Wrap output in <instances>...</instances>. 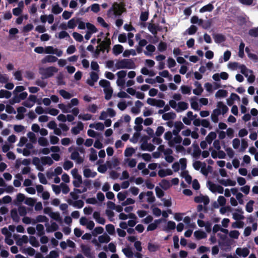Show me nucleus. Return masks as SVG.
<instances>
[{"label": "nucleus", "instance_id": "0eeeda50", "mask_svg": "<svg viewBox=\"0 0 258 258\" xmlns=\"http://www.w3.org/2000/svg\"><path fill=\"white\" fill-rule=\"evenodd\" d=\"M239 69L240 70V72L247 78L249 83L251 84L254 81L255 76L252 70L248 69L244 65L239 66Z\"/></svg>", "mask_w": 258, "mask_h": 258}, {"label": "nucleus", "instance_id": "37998d69", "mask_svg": "<svg viewBox=\"0 0 258 258\" xmlns=\"http://www.w3.org/2000/svg\"><path fill=\"white\" fill-rule=\"evenodd\" d=\"M149 31L154 35L156 36L158 30V26L155 24L150 23L148 25Z\"/></svg>", "mask_w": 258, "mask_h": 258}, {"label": "nucleus", "instance_id": "39448f33", "mask_svg": "<svg viewBox=\"0 0 258 258\" xmlns=\"http://www.w3.org/2000/svg\"><path fill=\"white\" fill-rule=\"evenodd\" d=\"M99 84L103 88V91L105 94V99L107 100L110 99L113 93V89L110 86V83L106 80L102 79L99 81Z\"/></svg>", "mask_w": 258, "mask_h": 258}, {"label": "nucleus", "instance_id": "3c124183", "mask_svg": "<svg viewBox=\"0 0 258 258\" xmlns=\"http://www.w3.org/2000/svg\"><path fill=\"white\" fill-rule=\"evenodd\" d=\"M216 137L217 135L216 133L211 132L207 136L206 138V141L209 144H211L212 141L216 138Z\"/></svg>", "mask_w": 258, "mask_h": 258}, {"label": "nucleus", "instance_id": "603ef678", "mask_svg": "<svg viewBox=\"0 0 258 258\" xmlns=\"http://www.w3.org/2000/svg\"><path fill=\"white\" fill-rule=\"evenodd\" d=\"M78 19L75 18H72L69 20L68 22V27L69 29L75 28L78 24Z\"/></svg>", "mask_w": 258, "mask_h": 258}, {"label": "nucleus", "instance_id": "a19ab883", "mask_svg": "<svg viewBox=\"0 0 258 258\" xmlns=\"http://www.w3.org/2000/svg\"><path fill=\"white\" fill-rule=\"evenodd\" d=\"M44 165H48L49 166L52 165L53 161L52 158L49 156L42 157L39 159Z\"/></svg>", "mask_w": 258, "mask_h": 258}, {"label": "nucleus", "instance_id": "052dcab7", "mask_svg": "<svg viewBox=\"0 0 258 258\" xmlns=\"http://www.w3.org/2000/svg\"><path fill=\"white\" fill-rule=\"evenodd\" d=\"M227 95V91L225 90H219L215 94V97L218 98L225 97Z\"/></svg>", "mask_w": 258, "mask_h": 258}, {"label": "nucleus", "instance_id": "8fccbe9b", "mask_svg": "<svg viewBox=\"0 0 258 258\" xmlns=\"http://www.w3.org/2000/svg\"><path fill=\"white\" fill-rule=\"evenodd\" d=\"M27 93L23 92L21 93L18 96H16L14 98V101L16 103L19 102L21 100L25 99L27 96Z\"/></svg>", "mask_w": 258, "mask_h": 258}, {"label": "nucleus", "instance_id": "412c9836", "mask_svg": "<svg viewBox=\"0 0 258 258\" xmlns=\"http://www.w3.org/2000/svg\"><path fill=\"white\" fill-rule=\"evenodd\" d=\"M155 146L151 143H148L146 141H144L141 145V148L143 150L152 151L155 149Z\"/></svg>", "mask_w": 258, "mask_h": 258}, {"label": "nucleus", "instance_id": "473e14b6", "mask_svg": "<svg viewBox=\"0 0 258 258\" xmlns=\"http://www.w3.org/2000/svg\"><path fill=\"white\" fill-rule=\"evenodd\" d=\"M58 60V58L55 56L49 55H46L41 60L42 63H45L47 62H54Z\"/></svg>", "mask_w": 258, "mask_h": 258}, {"label": "nucleus", "instance_id": "f03ea898", "mask_svg": "<svg viewBox=\"0 0 258 258\" xmlns=\"http://www.w3.org/2000/svg\"><path fill=\"white\" fill-rule=\"evenodd\" d=\"M114 66L115 69H113V71H115L116 70L123 69H133L136 67V65L134 61L131 59L116 60Z\"/></svg>", "mask_w": 258, "mask_h": 258}, {"label": "nucleus", "instance_id": "6e6552de", "mask_svg": "<svg viewBox=\"0 0 258 258\" xmlns=\"http://www.w3.org/2000/svg\"><path fill=\"white\" fill-rule=\"evenodd\" d=\"M116 75L117 77V85L120 87L124 88L125 84V77L127 75L126 71L121 70L118 71Z\"/></svg>", "mask_w": 258, "mask_h": 258}, {"label": "nucleus", "instance_id": "cd10ccee", "mask_svg": "<svg viewBox=\"0 0 258 258\" xmlns=\"http://www.w3.org/2000/svg\"><path fill=\"white\" fill-rule=\"evenodd\" d=\"M155 50L156 47L155 46L152 44H149L146 46V50L144 51V53L146 56H151L153 54Z\"/></svg>", "mask_w": 258, "mask_h": 258}, {"label": "nucleus", "instance_id": "58836bf2", "mask_svg": "<svg viewBox=\"0 0 258 258\" xmlns=\"http://www.w3.org/2000/svg\"><path fill=\"white\" fill-rule=\"evenodd\" d=\"M33 163L36 166V168L38 170L40 171H43L44 170V166L45 165L42 164V162L40 161L39 159H34L33 160Z\"/></svg>", "mask_w": 258, "mask_h": 258}, {"label": "nucleus", "instance_id": "6e6d98bb", "mask_svg": "<svg viewBox=\"0 0 258 258\" xmlns=\"http://www.w3.org/2000/svg\"><path fill=\"white\" fill-rule=\"evenodd\" d=\"M159 224V221L158 220L154 221L153 223H150L147 227V231H153L156 229Z\"/></svg>", "mask_w": 258, "mask_h": 258}, {"label": "nucleus", "instance_id": "13d9d810", "mask_svg": "<svg viewBox=\"0 0 258 258\" xmlns=\"http://www.w3.org/2000/svg\"><path fill=\"white\" fill-rule=\"evenodd\" d=\"M146 196L147 197V201L148 203H152L155 200V198L154 196L153 192L151 191H148L146 194Z\"/></svg>", "mask_w": 258, "mask_h": 258}, {"label": "nucleus", "instance_id": "c756f323", "mask_svg": "<svg viewBox=\"0 0 258 258\" xmlns=\"http://www.w3.org/2000/svg\"><path fill=\"white\" fill-rule=\"evenodd\" d=\"M83 175L86 178H93L97 175V172L89 168H85L83 170Z\"/></svg>", "mask_w": 258, "mask_h": 258}, {"label": "nucleus", "instance_id": "69168bd1", "mask_svg": "<svg viewBox=\"0 0 258 258\" xmlns=\"http://www.w3.org/2000/svg\"><path fill=\"white\" fill-rule=\"evenodd\" d=\"M11 96V93L6 90H0V98H9Z\"/></svg>", "mask_w": 258, "mask_h": 258}, {"label": "nucleus", "instance_id": "680f3d73", "mask_svg": "<svg viewBox=\"0 0 258 258\" xmlns=\"http://www.w3.org/2000/svg\"><path fill=\"white\" fill-rule=\"evenodd\" d=\"M159 249V246L158 244L149 243L148 244V249L150 252H155Z\"/></svg>", "mask_w": 258, "mask_h": 258}, {"label": "nucleus", "instance_id": "f704fd0d", "mask_svg": "<svg viewBox=\"0 0 258 258\" xmlns=\"http://www.w3.org/2000/svg\"><path fill=\"white\" fill-rule=\"evenodd\" d=\"M98 240L100 243H107L110 240V237L106 233H104L98 237Z\"/></svg>", "mask_w": 258, "mask_h": 258}, {"label": "nucleus", "instance_id": "ddd939ff", "mask_svg": "<svg viewBox=\"0 0 258 258\" xmlns=\"http://www.w3.org/2000/svg\"><path fill=\"white\" fill-rule=\"evenodd\" d=\"M229 75L225 72H222L220 73H216L212 76V79L216 81L219 82L221 79L226 80L228 79Z\"/></svg>", "mask_w": 258, "mask_h": 258}, {"label": "nucleus", "instance_id": "f3484780", "mask_svg": "<svg viewBox=\"0 0 258 258\" xmlns=\"http://www.w3.org/2000/svg\"><path fill=\"white\" fill-rule=\"evenodd\" d=\"M143 103L138 100L136 101L135 106L131 108V112L132 113L137 115L141 112V108L143 107Z\"/></svg>", "mask_w": 258, "mask_h": 258}, {"label": "nucleus", "instance_id": "6ab92c4d", "mask_svg": "<svg viewBox=\"0 0 258 258\" xmlns=\"http://www.w3.org/2000/svg\"><path fill=\"white\" fill-rule=\"evenodd\" d=\"M14 238L16 240V244L19 246H22L24 244H26L28 242V237L26 235H23L22 237L17 238V235H14Z\"/></svg>", "mask_w": 258, "mask_h": 258}, {"label": "nucleus", "instance_id": "864d4df0", "mask_svg": "<svg viewBox=\"0 0 258 258\" xmlns=\"http://www.w3.org/2000/svg\"><path fill=\"white\" fill-rule=\"evenodd\" d=\"M190 22L194 24H198L201 26L203 23V20L201 19H199L198 17L196 16H192L190 19Z\"/></svg>", "mask_w": 258, "mask_h": 258}, {"label": "nucleus", "instance_id": "9b49d317", "mask_svg": "<svg viewBox=\"0 0 258 258\" xmlns=\"http://www.w3.org/2000/svg\"><path fill=\"white\" fill-rule=\"evenodd\" d=\"M71 159L75 161L77 164H80L84 161V158L81 157L77 150H74L71 153Z\"/></svg>", "mask_w": 258, "mask_h": 258}, {"label": "nucleus", "instance_id": "ea45409f", "mask_svg": "<svg viewBox=\"0 0 258 258\" xmlns=\"http://www.w3.org/2000/svg\"><path fill=\"white\" fill-rule=\"evenodd\" d=\"M231 55V53L229 50H226L223 54V56H221L219 59V63H222L223 61H227Z\"/></svg>", "mask_w": 258, "mask_h": 258}, {"label": "nucleus", "instance_id": "2eb2a0df", "mask_svg": "<svg viewBox=\"0 0 258 258\" xmlns=\"http://www.w3.org/2000/svg\"><path fill=\"white\" fill-rule=\"evenodd\" d=\"M249 249L247 247H238L235 250L236 254L240 257H245L249 253Z\"/></svg>", "mask_w": 258, "mask_h": 258}, {"label": "nucleus", "instance_id": "dca6fc26", "mask_svg": "<svg viewBox=\"0 0 258 258\" xmlns=\"http://www.w3.org/2000/svg\"><path fill=\"white\" fill-rule=\"evenodd\" d=\"M84 129V124L81 121L77 122L76 125L71 128V133L74 135H77L83 131Z\"/></svg>", "mask_w": 258, "mask_h": 258}, {"label": "nucleus", "instance_id": "0e129e2a", "mask_svg": "<svg viewBox=\"0 0 258 258\" xmlns=\"http://www.w3.org/2000/svg\"><path fill=\"white\" fill-rule=\"evenodd\" d=\"M195 236L198 239H203L206 237V234L201 231H196L194 232Z\"/></svg>", "mask_w": 258, "mask_h": 258}, {"label": "nucleus", "instance_id": "4be33fe9", "mask_svg": "<svg viewBox=\"0 0 258 258\" xmlns=\"http://www.w3.org/2000/svg\"><path fill=\"white\" fill-rule=\"evenodd\" d=\"M195 201L197 203H203L207 205L209 203V199L207 196L200 195L195 198Z\"/></svg>", "mask_w": 258, "mask_h": 258}, {"label": "nucleus", "instance_id": "7ed1b4c3", "mask_svg": "<svg viewBox=\"0 0 258 258\" xmlns=\"http://www.w3.org/2000/svg\"><path fill=\"white\" fill-rule=\"evenodd\" d=\"M123 11V8L119 4L114 3L108 10L107 15L108 18L115 19L120 16Z\"/></svg>", "mask_w": 258, "mask_h": 258}, {"label": "nucleus", "instance_id": "4468645a", "mask_svg": "<svg viewBox=\"0 0 258 258\" xmlns=\"http://www.w3.org/2000/svg\"><path fill=\"white\" fill-rule=\"evenodd\" d=\"M46 231L47 233L54 232L58 229L59 226L55 222H51L45 224Z\"/></svg>", "mask_w": 258, "mask_h": 258}, {"label": "nucleus", "instance_id": "f257e3e1", "mask_svg": "<svg viewBox=\"0 0 258 258\" xmlns=\"http://www.w3.org/2000/svg\"><path fill=\"white\" fill-rule=\"evenodd\" d=\"M134 247L138 252L134 253L132 249L128 247L123 248L122 251L127 258H142V254L139 252L142 250L141 242L140 241H135Z\"/></svg>", "mask_w": 258, "mask_h": 258}, {"label": "nucleus", "instance_id": "1a4fd4ad", "mask_svg": "<svg viewBox=\"0 0 258 258\" xmlns=\"http://www.w3.org/2000/svg\"><path fill=\"white\" fill-rule=\"evenodd\" d=\"M45 53L46 54H54L58 57L62 56L63 51L56 48H54L51 46H48L45 47Z\"/></svg>", "mask_w": 258, "mask_h": 258}, {"label": "nucleus", "instance_id": "bb28decb", "mask_svg": "<svg viewBox=\"0 0 258 258\" xmlns=\"http://www.w3.org/2000/svg\"><path fill=\"white\" fill-rule=\"evenodd\" d=\"M243 212L241 210H236L234 212L232 213L233 218L237 221L243 220L244 218L243 215Z\"/></svg>", "mask_w": 258, "mask_h": 258}, {"label": "nucleus", "instance_id": "4d7b16f0", "mask_svg": "<svg viewBox=\"0 0 258 258\" xmlns=\"http://www.w3.org/2000/svg\"><path fill=\"white\" fill-rule=\"evenodd\" d=\"M124 162L127 164V165L133 168L136 166L137 161L135 159L127 158L124 159Z\"/></svg>", "mask_w": 258, "mask_h": 258}, {"label": "nucleus", "instance_id": "9d476101", "mask_svg": "<svg viewBox=\"0 0 258 258\" xmlns=\"http://www.w3.org/2000/svg\"><path fill=\"white\" fill-rule=\"evenodd\" d=\"M209 188L213 192H218L219 194H223L224 188L222 186L213 183L212 182H208Z\"/></svg>", "mask_w": 258, "mask_h": 258}, {"label": "nucleus", "instance_id": "aec40b11", "mask_svg": "<svg viewBox=\"0 0 258 258\" xmlns=\"http://www.w3.org/2000/svg\"><path fill=\"white\" fill-rule=\"evenodd\" d=\"M68 203L70 205H72L78 209L82 208L84 205V202L81 200L73 201V200L69 199L68 200Z\"/></svg>", "mask_w": 258, "mask_h": 258}, {"label": "nucleus", "instance_id": "7c9ffc66", "mask_svg": "<svg viewBox=\"0 0 258 258\" xmlns=\"http://www.w3.org/2000/svg\"><path fill=\"white\" fill-rule=\"evenodd\" d=\"M175 117H176V114L173 111L165 113L162 116V118L164 120H166V121L173 120L175 118Z\"/></svg>", "mask_w": 258, "mask_h": 258}, {"label": "nucleus", "instance_id": "09e8293b", "mask_svg": "<svg viewBox=\"0 0 258 258\" xmlns=\"http://www.w3.org/2000/svg\"><path fill=\"white\" fill-rule=\"evenodd\" d=\"M213 38L216 43H220L225 40V37L223 35L219 34H214Z\"/></svg>", "mask_w": 258, "mask_h": 258}, {"label": "nucleus", "instance_id": "e2e57ef3", "mask_svg": "<svg viewBox=\"0 0 258 258\" xmlns=\"http://www.w3.org/2000/svg\"><path fill=\"white\" fill-rule=\"evenodd\" d=\"M135 153V150L133 148H127L124 152V156L127 157L132 156Z\"/></svg>", "mask_w": 258, "mask_h": 258}, {"label": "nucleus", "instance_id": "49530a36", "mask_svg": "<svg viewBox=\"0 0 258 258\" xmlns=\"http://www.w3.org/2000/svg\"><path fill=\"white\" fill-rule=\"evenodd\" d=\"M214 7L213 5L211 4H209L202 8H201L200 10V12L201 13H205L206 12H211L214 9Z\"/></svg>", "mask_w": 258, "mask_h": 258}, {"label": "nucleus", "instance_id": "4c0bfd02", "mask_svg": "<svg viewBox=\"0 0 258 258\" xmlns=\"http://www.w3.org/2000/svg\"><path fill=\"white\" fill-rule=\"evenodd\" d=\"M59 94L61 95L64 99H70L74 96V94L71 93L63 89L60 90L59 91Z\"/></svg>", "mask_w": 258, "mask_h": 258}, {"label": "nucleus", "instance_id": "a211bd4d", "mask_svg": "<svg viewBox=\"0 0 258 258\" xmlns=\"http://www.w3.org/2000/svg\"><path fill=\"white\" fill-rule=\"evenodd\" d=\"M93 217L97 223L104 225L105 223V219L101 216L100 212L95 211L93 213Z\"/></svg>", "mask_w": 258, "mask_h": 258}, {"label": "nucleus", "instance_id": "423d86ee", "mask_svg": "<svg viewBox=\"0 0 258 258\" xmlns=\"http://www.w3.org/2000/svg\"><path fill=\"white\" fill-rule=\"evenodd\" d=\"M58 72V69L54 67H40L39 73L42 76L43 78L47 79L51 77L54 73Z\"/></svg>", "mask_w": 258, "mask_h": 258}, {"label": "nucleus", "instance_id": "774afa93", "mask_svg": "<svg viewBox=\"0 0 258 258\" xmlns=\"http://www.w3.org/2000/svg\"><path fill=\"white\" fill-rule=\"evenodd\" d=\"M164 131V127L162 126H159L157 128L156 132L154 134V136L160 137L163 134Z\"/></svg>", "mask_w": 258, "mask_h": 258}, {"label": "nucleus", "instance_id": "c03bdc74", "mask_svg": "<svg viewBox=\"0 0 258 258\" xmlns=\"http://www.w3.org/2000/svg\"><path fill=\"white\" fill-rule=\"evenodd\" d=\"M90 128H95L98 131H103L104 129V125L102 122H97L96 123H91L89 125Z\"/></svg>", "mask_w": 258, "mask_h": 258}, {"label": "nucleus", "instance_id": "393cba45", "mask_svg": "<svg viewBox=\"0 0 258 258\" xmlns=\"http://www.w3.org/2000/svg\"><path fill=\"white\" fill-rule=\"evenodd\" d=\"M183 127L184 125L181 122H175L174 125V129L172 131L173 135H178V134Z\"/></svg>", "mask_w": 258, "mask_h": 258}, {"label": "nucleus", "instance_id": "bf43d9fd", "mask_svg": "<svg viewBox=\"0 0 258 258\" xmlns=\"http://www.w3.org/2000/svg\"><path fill=\"white\" fill-rule=\"evenodd\" d=\"M74 180L73 181V184L74 186L76 187H80V185L82 183V176H79L77 177L74 178Z\"/></svg>", "mask_w": 258, "mask_h": 258}, {"label": "nucleus", "instance_id": "338daca9", "mask_svg": "<svg viewBox=\"0 0 258 258\" xmlns=\"http://www.w3.org/2000/svg\"><path fill=\"white\" fill-rule=\"evenodd\" d=\"M74 166L73 163L70 160H66L63 164V168L66 170H69Z\"/></svg>", "mask_w": 258, "mask_h": 258}, {"label": "nucleus", "instance_id": "f8f14e48", "mask_svg": "<svg viewBox=\"0 0 258 258\" xmlns=\"http://www.w3.org/2000/svg\"><path fill=\"white\" fill-rule=\"evenodd\" d=\"M82 251L83 254L88 258H94V253L91 251V248L87 245H82L81 246Z\"/></svg>", "mask_w": 258, "mask_h": 258}, {"label": "nucleus", "instance_id": "b1692460", "mask_svg": "<svg viewBox=\"0 0 258 258\" xmlns=\"http://www.w3.org/2000/svg\"><path fill=\"white\" fill-rule=\"evenodd\" d=\"M175 137L169 143V146L171 147H174L176 145L180 144L182 141V138L179 135H174Z\"/></svg>", "mask_w": 258, "mask_h": 258}, {"label": "nucleus", "instance_id": "c85d7f7f", "mask_svg": "<svg viewBox=\"0 0 258 258\" xmlns=\"http://www.w3.org/2000/svg\"><path fill=\"white\" fill-rule=\"evenodd\" d=\"M214 87H213V85L209 83H205L204 87L206 90L208 92H211L213 91V90L214 89H216L217 88H220L221 85L218 83H216L214 84Z\"/></svg>", "mask_w": 258, "mask_h": 258}, {"label": "nucleus", "instance_id": "5fc2aeb1", "mask_svg": "<svg viewBox=\"0 0 258 258\" xmlns=\"http://www.w3.org/2000/svg\"><path fill=\"white\" fill-rule=\"evenodd\" d=\"M89 159L91 161H95L97 159V151L93 148L90 149Z\"/></svg>", "mask_w": 258, "mask_h": 258}, {"label": "nucleus", "instance_id": "de8ad7c7", "mask_svg": "<svg viewBox=\"0 0 258 258\" xmlns=\"http://www.w3.org/2000/svg\"><path fill=\"white\" fill-rule=\"evenodd\" d=\"M92 115L89 113H81L78 115V118L83 121H88L92 119Z\"/></svg>", "mask_w": 258, "mask_h": 258}, {"label": "nucleus", "instance_id": "5701e85b", "mask_svg": "<svg viewBox=\"0 0 258 258\" xmlns=\"http://www.w3.org/2000/svg\"><path fill=\"white\" fill-rule=\"evenodd\" d=\"M257 228V224L256 223H253L252 225V228L250 227H246L244 230L243 235L245 236H248L250 235L251 230H252L253 231H255Z\"/></svg>", "mask_w": 258, "mask_h": 258}, {"label": "nucleus", "instance_id": "a878e982", "mask_svg": "<svg viewBox=\"0 0 258 258\" xmlns=\"http://www.w3.org/2000/svg\"><path fill=\"white\" fill-rule=\"evenodd\" d=\"M218 182L221 184L227 186H234L236 184V182L234 180H232L230 179H219Z\"/></svg>", "mask_w": 258, "mask_h": 258}, {"label": "nucleus", "instance_id": "72a5a7b5", "mask_svg": "<svg viewBox=\"0 0 258 258\" xmlns=\"http://www.w3.org/2000/svg\"><path fill=\"white\" fill-rule=\"evenodd\" d=\"M194 85L196 88L194 89L193 93L196 95H200L202 94L203 91V89L202 87L201 84L198 81H196L194 83Z\"/></svg>", "mask_w": 258, "mask_h": 258}, {"label": "nucleus", "instance_id": "c9c22d12", "mask_svg": "<svg viewBox=\"0 0 258 258\" xmlns=\"http://www.w3.org/2000/svg\"><path fill=\"white\" fill-rule=\"evenodd\" d=\"M188 106V105L187 103L182 101L179 102L177 104L176 111L177 112H182L187 109Z\"/></svg>", "mask_w": 258, "mask_h": 258}, {"label": "nucleus", "instance_id": "79ce46f5", "mask_svg": "<svg viewBox=\"0 0 258 258\" xmlns=\"http://www.w3.org/2000/svg\"><path fill=\"white\" fill-rule=\"evenodd\" d=\"M19 214L18 210L16 209H13L11 211V216L13 221L16 222H18L20 220Z\"/></svg>", "mask_w": 258, "mask_h": 258}, {"label": "nucleus", "instance_id": "e433bc0d", "mask_svg": "<svg viewBox=\"0 0 258 258\" xmlns=\"http://www.w3.org/2000/svg\"><path fill=\"white\" fill-rule=\"evenodd\" d=\"M123 50V47L120 44L115 45L112 48V51L115 55H118L122 52Z\"/></svg>", "mask_w": 258, "mask_h": 258}, {"label": "nucleus", "instance_id": "a18cd8bd", "mask_svg": "<svg viewBox=\"0 0 258 258\" xmlns=\"http://www.w3.org/2000/svg\"><path fill=\"white\" fill-rule=\"evenodd\" d=\"M217 107L221 110V112L223 115L228 111V108L222 102H218Z\"/></svg>", "mask_w": 258, "mask_h": 258}, {"label": "nucleus", "instance_id": "20e7f679", "mask_svg": "<svg viewBox=\"0 0 258 258\" xmlns=\"http://www.w3.org/2000/svg\"><path fill=\"white\" fill-rule=\"evenodd\" d=\"M192 166L195 170L200 171L205 176H207L212 169V167L207 165L205 162L200 161H194Z\"/></svg>", "mask_w": 258, "mask_h": 258}, {"label": "nucleus", "instance_id": "2f4dec72", "mask_svg": "<svg viewBox=\"0 0 258 258\" xmlns=\"http://www.w3.org/2000/svg\"><path fill=\"white\" fill-rule=\"evenodd\" d=\"M173 173L170 169H161L158 171V175L160 177H164L167 175H171Z\"/></svg>", "mask_w": 258, "mask_h": 258}]
</instances>
